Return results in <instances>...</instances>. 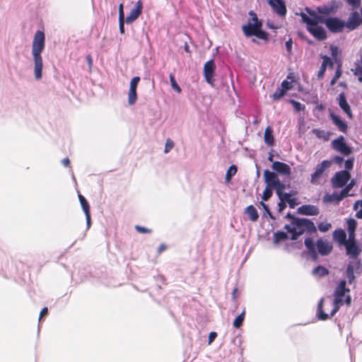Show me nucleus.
<instances>
[{
	"label": "nucleus",
	"mask_w": 362,
	"mask_h": 362,
	"mask_svg": "<svg viewBox=\"0 0 362 362\" xmlns=\"http://www.w3.org/2000/svg\"><path fill=\"white\" fill-rule=\"evenodd\" d=\"M45 47V35L42 30H37L32 42V56L34 62V75L36 80L42 78L43 68L42 52Z\"/></svg>",
	"instance_id": "nucleus-1"
},
{
	"label": "nucleus",
	"mask_w": 362,
	"mask_h": 362,
	"mask_svg": "<svg viewBox=\"0 0 362 362\" xmlns=\"http://www.w3.org/2000/svg\"><path fill=\"white\" fill-rule=\"evenodd\" d=\"M284 228L291 234L290 238L292 240H296L305 232L312 234L317 231L314 223L305 218L295 219L292 225H285Z\"/></svg>",
	"instance_id": "nucleus-2"
},
{
	"label": "nucleus",
	"mask_w": 362,
	"mask_h": 362,
	"mask_svg": "<svg viewBox=\"0 0 362 362\" xmlns=\"http://www.w3.org/2000/svg\"><path fill=\"white\" fill-rule=\"evenodd\" d=\"M308 16L304 13H300L301 23H344L339 18H325L319 15L317 9L313 10L306 7L305 8Z\"/></svg>",
	"instance_id": "nucleus-3"
},
{
	"label": "nucleus",
	"mask_w": 362,
	"mask_h": 362,
	"mask_svg": "<svg viewBox=\"0 0 362 362\" xmlns=\"http://www.w3.org/2000/svg\"><path fill=\"white\" fill-rule=\"evenodd\" d=\"M346 281L341 279L337 286L336 287L334 293L333 309L330 313V315L334 316L339 310V308L344 304L343 297L345 293L350 291L349 288H346Z\"/></svg>",
	"instance_id": "nucleus-4"
},
{
	"label": "nucleus",
	"mask_w": 362,
	"mask_h": 362,
	"mask_svg": "<svg viewBox=\"0 0 362 362\" xmlns=\"http://www.w3.org/2000/svg\"><path fill=\"white\" fill-rule=\"evenodd\" d=\"M262 24H243V31L246 37L255 36L265 42L269 41V34L262 30Z\"/></svg>",
	"instance_id": "nucleus-5"
},
{
	"label": "nucleus",
	"mask_w": 362,
	"mask_h": 362,
	"mask_svg": "<svg viewBox=\"0 0 362 362\" xmlns=\"http://www.w3.org/2000/svg\"><path fill=\"white\" fill-rule=\"evenodd\" d=\"M332 162L329 160H324L317 164L315 171L311 174L310 182L313 185L320 184V180L326 175V170L331 166Z\"/></svg>",
	"instance_id": "nucleus-6"
},
{
	"label": "nucleus",
	"mask_w": 362,
	"mask_h": 362,
	"mask_svg": "<svg viewBox=\"0 0 362 362\" xmlns=\"http://www.w3.org/2000/svg\"><path fill=\"white\" fill-rule=\"evenodd\" d=\"M339 8V3L335 0H332L327 4L317 7L319 15L325 18H332L330 16L334 15Z\"/></svg>",
	"instance_id": "nucleus-7"
},
{
	"label": "nucleus",
	"mask_w": 362,
	"mask_h": 362,
	"mask_svg": "<svg viewBox=\"0 0 362 362\" xmlns=\"http://www.w3.org/2000/svg\"><path fill=\"white\" fill-rule=\"evenodd\" d=\"M351 175L347 170L337 172L331 179V183L334 188H339L345 186L349 180Z\"/></svg>",
	"instance_id": "nucleus-8"
},
{
	"label": "nucleus",
	"mask_w": 362,
	"mask_h": 362,
	"mask_svg": "<svg viewBox=\"0 0 362 362\" xmlns=\"http://www.w3.org/2000/svg\"><path fill=\"white\" fill-rule=\"evenodd\" d=\"M332 146L334 149L340 152L344 156H349L352 152L351 147H349L346 144L344 138L342 136H340L339 138L332 141Z\"/></svg>",
	"instance_id": "nucleus-9"
},
{
	"label": "nucleus",
	"mask_w": 362,
	"mask_h": 362,
	"mask_svg": "<svg viewBox=\"0 0 362 362\" xmlns=\"http://www.w3.org/2000/svg\"><path fill=\"white\" fill-rule=\"evenodd\" d=\"M308 31L318 40H324L327 38L325 30L319 26V24H306Z\"/></svg>",
	"instance_id": "nucleus-10"
},
{
	"label": "nucleus",
	"mask_w": 362,
	"mask_h": 362,
	"mask_svg": "<svg viewBox=\"0 0 362 362\" xmlns=\"http://www.w3.org/2000/svg\"><path fill=\"white\" fill-rule=\"evenodd\" d=\"M215 71V64L213 59L206 62L204 66V75L206 81L211 85L214 83V74Z\"/></svg>",
	"instance_id": "nucleus-11"
},
{
	"label": "nucleus",
	"mask_w": 362,
	"mask_h": 362,
	"mask_svg": "<svg viewBox=\"0 0 362 362\" xmlns=\"http://www.w3.org/2000/svg\"><path fill=\"white\" fill-rule=\"evenodd\" d=\"M316 246L318 252L322 256L328 255L333 249L332 244L328 240H323L322 238L317 240Z\"/></svg>",
	"instance_id": "nucleus-12"
},
{
	"label": "nucleus",
	"mask_w": 362,
	"mask_h": 362,
	"mask_svg": "<svg viewBox=\"0 0 362 362\" xmlns=\"http://www.w3.org/2000/svg\"><path fill=\"white\" fill-rule=\"evenodd\" d=\"M361 264V260L360 259H357L356 262H349L346 269V276L348 279V283L351 284L355 281V275L354 270L359 268Z\"/></svg>",
	"instance_id": "nucleus-13"
},
{
	"label": "nucleus",
	"mask_w": 362,
	"mask_h": 362,
	"mask_svg": "<svg viewBox=\"0 0 362 362\" xmlns=\"http://www.w3.org/2000/svg\"><path fill=\"white\" fill-rule=\"evenodd\" d=\"M143 5L141 1H138L135 6L130 9L129 14L126 17V23H132L141 13Z\"/></svg>",
	"instance_id": "nucleus-14"
},
{
	"label": "nucleus",
	"mask_w": 362,
	"mask_h": 362,
	"mask_svg": "<svg viewBox=\"0 0 362 362\" xmlns=\"http://www.w3.org/2000/svg\"><path fill=\"white\" fill-rule=\"evenodd\" d=\"M297 213L306 216H317L320 213L319 209L311 204H303L298 208Z\"/></svg>",
	"instance_id": "nucleus-15"
},
{
	"label": "nucleus",
	"mask_w": 362,
	"mask_h": 362,
	"mask_svg": "<svg viewBox=\"0 0 362 362\" xmlns=\"http://www.w3.org/2000/svg\"><path fill=\"white\" fill-rule=\"evenodd\" d=\"M269 3L276 13L280 16L286 15V8L284 0H269Z\"/></svg>",
	"instance_id": "nucleus-16"
},
{
	"label": "nucleus",
	"mask_w": 362,
	"mask_h": 362,
	"mask_svg": "<svg viewBox=\"0 0 362 362\" xmlns=\"http://www.w3.org/2000/svg\"><path fill=\"white\" fill-rule=\"evenodd\" d=\"M346 250V254L351 258H357L361 252V248L357 242L346 243L344 245Z\"/></svg>",
	"instance_id": "nucleus-17"
},
{
	"label": "nucleus",
	"mask_w": 362,
	"mask_h": 362,
	"mask_svg": "<svg viewBox=\"0 0 362 362\" xmlns=\"http://www.w3.org/2000/svg\"><path fill=\"white\" fill-rule=\"evenodd\" d=\"M272 167L275 171L281 175L285 176H290L291 175V168L285 163L274 161L273 162Z\"/></svg>",
	"instance_id": "nucleus-18"
},
{
	"label": "nucleus",
	"mask_w": 362,
	"mask_h": 362,
	"mask_svg": "<svg viewBox=\"0 0 362 362\" xmlns=\"http://www.w3.org/2000/svg\"><path fill=\"white\" fill-rule=\"evenodd\" d=\"M78 199L81 203L83 211L86 215L87 228H89L91 223L89 204L86 198L81 194H78Z\"/></svg>",
	"instance_id": "nucleus-19"
},
{
	"label": "nucleus",
	"mask_w": 362,
	"mask_h": 362,
	"mask_svg": "<svg viewBox=\"0 0 362 362\" xmlns=\"http://www.w3.org/2000/svg\"><path fill=\"white\" fill-rule=\"evenodd\" d=\"M304 244L308 249V254L312 259L315 262H317L318 260V255L313 240L311 238H307L305 239Z\"/></svg>",
	"instance_id": "nucleus-20"
},
{
	"label": "nucleus",
	"mask_w": 362,
	"mask_h": 362,
	"mask_svg": "<svg viewBox=\"0 0 362 362\" xmlns=\"http://www.w3.org/2000/svg\"><path fill=\"white\" fill-rule=\"evenodd\" d=\"M328 29L333 33L341 32L344 27L349 30H354L358 27L360 24H325Z\"/></svg>",
	"instance_id": "nucleus-21"
},
{
	"label": "nucleus",
	"mask_w": 362,
	"mask_h": 362,
	"mask_svg": "<svg viewBox=\"0 0 362 362\" xmlns=\"http://www.w3.org/2000/svg\"><path fill=\"white\" fill-rule=\"evenodd\" d=\"M264 178L267 186L271 187L274 186V183L276 182V180H279L277 174L274 172H271L269 170H265L264 171Z\"/></svg>",
	"instance_id": "nucleus-22"
},
{
	"label": "nucleus",
	"mask_w": 362,
	"mask_h": 362,
	"mask_svg": "<svg viewBox=\"0 0 362 362\" xmlns=\"http://www.w3.org/2000/svg\"><path fill=\"white\" fill-rule=\"evenodd\" d=\"M339 105L343 111L350 117H352V113L349 103L346 101L344 93H341L338 97Z\"/></svg>",
	"instance_id": "nucleus-23"
},
{
	"label": "nucleus",
	"mask_w": 362,
	"mask_h": 362,
	"mask_svg": "<svg viewBox=\"0 0 362 362\" xmlns=\"http://www.w3.org/2000/svg\"><path fill=\"white\" fill-rule=\"evenodd\" d=\"M343 199L344 197L341 192H333L332 194L327 193L323 197V202L325 203H334V204L337 205Z\"/></svg>",
	"instance_id": "nucleus-24"
},
{
	"label": "nucleus",
	"mask_w": 362,
	"mask_h": 362,
	"mask_svg": "<svg viewBox=\"0 0 362 362\" xmlns=\"http://www.w3.org/2000/svg\"><path fill=\"white\" fill-rule=\"evenodd\" d=\"M333 239L340 245H345L347 243L346 234L343 229H337L333 232Z\"/></svg>",
	"instance_id": "nucleus-25"
},
{
	"label": "nucleus",
	"mask_w": 362,
	"mask_h": 362,
	"mask_svg": "<svg viewBox=\"0 0 362 362\" xmlns=\"http://www.w3.org/2000/svg\"><path fill=\"white\" fill-rule=\"evenodd\" d=\"M330 116L333 123L338 127L339 131L341 132H346L347 131V124L340 117L334 113H331Z\"/></svg>",
	"instance_id": "nucleus-26"
},
{
	"label": "nucleus",
	"mask_w": 362,
	"mask_h": 362,
	"mask_svg": "<svg viewBox=\"0 0 362 362\" xmlns=\"http://www.w3.org/2000/svg\"><path fill=\"white\" fill-rule=\"evenodd\" d=\"M245 213L249 216L250 220L255 222L259 218V214L253 205H249L245 209Z\"/></svg>",
	"instance_id": "nucleus-27"
},
{
	"label": "nucleus",
	"mask_w": 362,
	"mask_h": 362,
	"mask_svg": "<svg viewBox=\"0 0 362 362\" xmlns=\"http://www.w3.org/2000/svg\"><path fill=\"white\" fill-rule=\"evenodd\" d=\"M329 273V269H327L326 267L322 265H318L315 268H314L312 271V274L313 276L316 277H324L327 275H328Z\"/></svg>",
	"instance_id": "nucleus-28"
},
{
	"label": "nucleus",
	"mask_w": 362,
	"mask_h": 362,
	"mask_svg": "<svg viewBox=\"0 0 362 362\" xmlns=\"http://www.w3.org/2000/svg\"><path fill=\"white\" fill-rule=\"evenodd\" d=\"M311 132L314 134L318 139H323L327 141L329 139L331 133L320 129H313Z\"/></svg>",
	"instance_id": "nucleus-29"
},
{
	"label": "nucleus",
	"mask_w": 362,
	"mask_h": 362,
	"mask_svg": "<svg viewBox=\"0 0 362 362\" xmlns=\"http://www.w3.org/2000/svg\"><path fill=\"white\" fill-rule=\"evenodd\" d=\"M264 142L272 146L274 145V136H273V130L272 127H267L264 132Z\"/></svg>",
	"instance_id": "nucleus-30"
},
{
	"label": "nucleus",
	"mask_w": 362,
	"mask_h": 362,
	"mask_svg": "<svg viewBox=\"0 0 362 362\" xmlns=\"http://www.w3.org/2000/svg\"><path fill=\"white\" fill-rule=\"evenodd\" d=\"M324 299L321 298L317 304V316L320 320H327L329 318V315L325 313L322 310Z\"/></svg>",
	"instance_id": "nucleus-31"
},
{
	"label": "nucleus",
	"mask_w": 362,
	"mask_h": 362,
	"mask_svg": "<svg viewBox=\"0 0 362 362\" xmlns=\"http://www.w3.org/2000/svg\"><path fill=\"white\" fill-rule=\"evenodd\" d=\"M360 11L361 13L353 11L346 23H362V8Z\"/></svg>",
	"instance_id": "nucleus-32"
},
{
	"label": "nucleus",
	"mask_w": 362,
	"mask_h": 362,
	"mask_svg": "<svg viewBox=\"0 0 362 362\" xmlns=\"http://www.w3.org/2000/svg\"><path fill=\"white\" fill-rule=\"evenodd\" d=\"M137 100L136 88H130L128 92V103L130 105H134Z\"/></svg>",
	"instance_id": "nucleus-33"
},
{
	"label": "nucleus",
	"mask_w": 362,
	"mask_h": 362,
	"mask_svg": "<svg viewBox=\"0 0 362 362\" xmlns=\"http://www.w3.org/2000/svg\"><path fill=\"white\" fill-rule=\"evenodd\" d=\"M288 236L287 235V233L284 231H277L274 235V241L275 243H278L279 242L284 241L286 239H288Z\"/></svg>",
	"instance_id": "nucleus-34"
},
{
	"label": "nucleus",
	"mask_w": 362,
	"mask_h": 362,
	"mask_svg": "<svg viewBox=\"0 0 362 362\" xmlns=\"http://www.w3.org/2000/svg\"><path fill=\"white\" fill-rule=\"evenodd\" d=\"M245 310L244 309L243 310V312L240 315H238L234 320L233 323V325L234 327L240 328L242 326L243 322L245 319Z\"/></svg>",
	"instance_id": "nucleus-35"
},
{
	"label": "nucleus",
	"mask_w": 362,
	"mask_h": 362,
	"mask_svg": "<svg viewBox=\"0 0 362 362\" xmlns=\"http://www.w3.org/2000/svg\"><path fill=\"white\" fill-rule=\"evenodd\" d=\"M355 184H356V182L354 180H351V182L348 185H346L344 187V188L340 192L344 198H345L348 196L352 195V194H349V192L352 189V187L355 185Z\"/></svg>",
	"instance_id": "nucleus-36"
},
{
	"label": "nucleus",
	"mask_w": 362,
	"mask_h": 362,
	"mask_svg": "<svg viewBox=\"0 0 362 362\" xmlns=\"http://www.w3.org/2000/svg\"><path fill=\"white\" fill-rule=\"evenodd\" d=\"M274 186L273 188L275 189L277 196H280L281 193L284 192L286 189V185L279 180H276V182L274 183Z\"/></svg>",
	"instance_id": "nucleus-37"
},
{
	"label": "nucleus",
	"mask_w": 362,
	"mask_h": 362,
	"mask_svg": "<svg viewBox=\"0 0 362 362\" xmlns=\"http://www.w3.org/2000/svg\"><path fill=\"white\" fill-rule=\"evenodd\" d=\"M237 173V167L235 165H232L228 169L226 174V181L229 182L231 180V177L235 175Z\"/></svg>",
	"instance_id": "nucleus-38"
},
{
	"label": "nucleus",
	"mask_w": 362,
	"mask_h": 362,
	"mask_svg": "<svg viewBox=\"0 0 362 362\" xmlns=\"http://www.w3.org/2000/svg\"><path fill=\"white\" fill-rule=\"evenodd\" d=\"M272 188L271 187L266 186L262 195V199L263 202L268 201L272 196Z\"/></svg>",
	"instance_id": "nucleus-39"
},
{
	"label": "nucleus",
	"mask_w": 362,
	"mask_h": 362,
	"mask_svg": "<svg viewBox=\"0 0 362 362\" xmlns=\"http://www.w3.org/2000/svg\"><path fill=\"white\" fill-rule=\"evenodd\" d=\"M170 81L172 88L177 93H180L181 92V88L180 86L177 84L175 78L173 74H170Z\"/></svg>",
	"instance_id": "nucleus-40"
},
{
	"label": "nucleus",
	"mask_w": 362,
	"mask_h": 362,
	"mask_svg": "<svg viewBox=\"0 0 362 362\" xmlns=\"http://www.w3.org/2000/svg\"><path fill=\"white\" fill-rule=\"evenodd\" d=\"M259 205L262 206L264 213V216L268 215L269 217L272 220H276V217L272 214V213L270 211V209L267 204H266L263 201H261L259 202Z\"/></svg>",
	"instance_id": "nucleus-41"
},
{
	"label": "nucleus",
	"mask_w": 362,
	"mask_h": 362,
	"mask_svg": "<svg viewBox=\"0 0 362 362\" xmlns=\"http://www.w3.org/2000/svg\"><path fill=\"white\" fill-rule=\"evenodd\" d=\"M285 93L286 92L281 88H277L272 95V98L274 100H279L285 95Z\"/></svg>",
	"instance_id": "nucleus-42"
},
{
	"label": "nucleus",
	"mask_w": 362,
	"mask_h": 362,
	"mask_svg": "<svg viewBox=\"0 0 362 362\" xmlns=\"http://www.w3.org/2000/svg\"><path fill=\"white\" fill-rule=\"evenodd\" d=\"M290 103L292 104L293 109L296 112H300L301 110H304V109H305L304 105L301 104L300 102L296 101L295 100H293V99L290 100Z\"/></svg>",
	"instance_id": "nucleus-43"
},
{
	"label": "nucleus",
	"mask_w": 362,
	"mask_h": 362,
	"mask_svg": "<svg viewBox=\"0 0 362 362\" xmlns=\"http://www.w3.org/2000/svg\"><path fill=\"white\" fill-rule=\"evenodd\" d=\"M356 221L354 218L347 220L348 232H355L356 228Z\"/></svg>",
	"instance_id": "nucleus-44"
},
{
	"label": "nucleus",
	"mask_w": 362,
	"mask_h": 362,
	"mask_svg": "<svg viewBox=\"0 0 362 362\" xmlns=\"http://www.w3.org/2000/svg\"><path fill=\"white\" fill-rule=\"evenodd\" d=\"M331 227V223L327 222H321L317 226L318 230L322 233L328 231Z\"/></svg>",
	"instance_id": "nucleus-45"
},
{
	"label": "nucleus",
	"mask_w": 362,
	"mask_h": 362,
	"mask_svg": "<svg viewBox=\"0 0 362 362\" xmlns=\"http://www.w3.org/2000/svg\"><path fill=\"white\" fill-rule=\"evenodd\" d=\"M333 62H332V60L330 59V58L329 57H327V56H324L323 57V61H322V65H321V68H325V70H326V67L327 66H329L331 68L333 67Z\"/></svg>",
	"instance_id": "nucleus-46"
},
{
	"label": "nucleus",
	"mask_w": 362,
	"mask_h": 362,
	"mask_svg": "<svg viewBox=\"0 0 362 362\" xmlns=\"http://www.w3.org/2000/svg\"><path fill=\"white\" fill-rule=\"evenodd\" d=\"M333 62H332V60L330 59V58L329 57H327V56H324L323 57V61H322V65H321V68H325V70H326V67L327 66H329L331 68L333 67Z\"/></svg>",
	"instance_id": "nucleus-47"
},
{
	"label": "nucleus",
	"mask_w": 362,
	"mask_h": 362,
	"mask_svg": "<svg viewBox=\"0 0 362 362\" xmlns=\"http://www.w3.org/2000/svg\"><path fill=\"white\" fill-rule=\"evenodd\" d=\"M333 62H332V60L330 59V58L329 57H327V56H324L323 57V61H322V65H321V68H325V70H326V67L327 66H329L331 68L333 67Z\"/></svg>",
	"instance_id": "nucleus-48"
},
{
	"label": "nucleus",
	"mask_w": 362,
	"mask_h": 362,
	"mask_svg": "<svg viewBox=\"0 0 362 362\" xmlns=\"http://www.w3.org/2000/svg\"><path fill=\"white\" fill-rule=\"evenodd\" d=\"M119 23H126V18L124 17L123 4H120L119 6Z\"/></svg>",
	"instance_id": "nucleus-49"
},
{
	"label": "nucleus",
	"mask_w": 362,
	"mask_h": 362,
	"mask_svg": "<svg viewBox=\"0 0 362 362\" xmlns=\"http://www.w3.org/2000/svg\"><path fill=\"white\" fill-rule=\"evenodd\" d=\"M278 197L280 201L285 202V203H288L289 199L291 198V194L282 192V193H281L280 196H278Z\"/></svg>",
	"instance_id": "nucleus-50"
},
{
	"label": "nucleus",
	"mask_w": 362,
	"mask_h": 362,
	"mask_svg": "<svg viewBox=\"0 0 362 362\" xmlns=\"http://www.w3.org/2000/svg\"><path fill=\"white\" fill-rule=\"evenodd\" d=\"M173 146H174V142L171 139H168L166 141V143H165L164 153H168L173 148Z\"/></svg>",
	"instance_id": "nucleus-51"
},
{
	"label": "nucleus",
	"mask_w": 362,
	"mask_h": 362,
	"mask_svg": "<svg viewBox=\"0 0 362 362\" xmlns=\"http://www.w3.org/2000/svg\"><path fill=\"white\" fill-rule=\"evenodd\" d=\"M249 15L251 16V18L247 20V23H251V21H252V23H262L261 21H259L257 16L254 11H250Z\"/></svg>",
	"instance_id": "nucleus-52"
},
{
	"label": "nucleus",
	"mask_w": 362,
	"mask_h": 362,
	"mask_svg": "<svg viewBox=\"0 0 362 362\" xmlns=\"http://www.w3.org/2000/svg\"><path fill=\"white\" fill-rule=\"evenodd\" d=\"M341 71L340 69L338 68L335 71L334 76H333V78H332V80L330 81V85H332V86L334 85L337 80L341 76Z\"/></svg>",
	"instance_id": "nucleus-53"
},
{
	"label": "nucleus",
	"mask_w": 362,
	"mask_h": 362,
	"mask_svg": "<svg viewBox=\"0 0 362 362\" xmlns=\"http://www.w3.org/2000/svg\"><path fill=\"white\" fill-rule=\"evenodd\" d=\"M281 88L286 92L287 90L292 88L291 82L284 80L281 83Z\"/></svg>",
	"instance_id": "nucleus-54"
},
{
	"label": "nucleus",
	"mask_w": 362,
	"mask_h": 362,
	"mask_svg": "<svg viewBox=\"0 0 362 362\" xmlns=\"http://www.w3.org/2000/svg\"><path fill=\"white\" fill-rule=\"evenodd\" d=\"M354 159L352 158H349V159H347L346 161H345V170H350L353 168L354 167Z\"/></svg>",
	"instance_id": "nucleus-55"
},
{
	"label": "nucleus",
	"mask_w": 362,
	"mask_h": 362,
	"mask_svg": "<svg viewBox=\"0 0 362 362\" xmlns=\"http://www.w3.org/2000/svg\"><path fill=\"white\" fill-rule=\"evenodd\" d=\"M286 49L288 52V54L292 53V46H293V40L291 38H289L285 43Z\"/></svg>",
	"instance_id": "nucleus-56"
},
{
	"label": "nucleus",
	"mask_w": 362,
	"mask_h": 362,
	"mask_svg": "<svg viewBox=\"0 0 362 362\" xmlns=\"http://www.w3.org/2000/svg\"><path fill=\"white\" fill-rule=\"evenodd\" d=\"M140 81L139 76H134L130 81V88H136L139 82Z\"/></svg>",
	"instance_id": "nucleus-57"
},
{
	"label": "nucleus",
	"mask_w": 362,
	"mask_h": 362,
	"mask_svg": "<svg viewBox=\"0 0 362 362\" xmlns=\"http://www.w3.org/2000/svg\"><path fill=\"white\" fill-rule=\"evenodd\" d=\"M346 2L353 6V8H358L361 5V0H346Z\"/></svg>",
	"instance_id": "nucleus-58"
},
{
	"label": "nucleus",
	"mask_w": 362,
	"mask_h": 362,
	"mask_svg": "<svg viewBox=\"0 0 362 362\" xmlns=\"http://www.w3.org/2000/svg\"><path fill=\"white\" fill-rule=\"evenodd\" d=\"M135 228L138 232L141 233H146L151 232V230H150L147 228L143 227V226H136L135 227Z\"/></svg>",
	"instance_id": "nucleus-59"
},
{
	"label": "nucleus",
	"mask_w": 362,
	"mask_h": 362,
	"mask_svg": "<svg viewBox=\"0 0 362 362\" xmlns=\"http://www.w3.org/2000/svg\"><path fill=\"white\" fill-rule=\"evenodd\" d=\"M299 217L295 216L293 214H292L291 212H288L286 215L285 216V218L291 220V223L289 225H292L293 222L295 221V219H298Z\"/></svg>",
	"instance_id": "nucleus-60"
},
{
	"label": "nucleus",
	"mask_w": 362,
	"mask_h": 362,
	"mask_svg": "<svg viewBox=\"0 0 362 362\" xmlns=\"http://www.w3.org/2000/svg\"><path fill=\"white\" fill-rule=\"evenodd\" d=\"M288 204L289 205V207L291 209H293L296 205H298V202L296 198H291L289 201L288 202Z\"/></svg>",
	"instance_id": "nucleus-61"
},
{
	"label": "nucleus",
	"mask_w": 362,
	"mask_h": 362,
	"mask_svg": "<svg viewBox=\"0 0 362 362\" xmlns=\"http://www.w3.org/2000/svg\"><path fill=\"white\" fill-rule=\"evenodd\" d=\"M286 207V204L285 202H283L281 201H279L278 203V211L279 213L282 212L285 208Z\"/></svg>",
	"instance_id": "nucleus-62"
},
{
	"label": "nucleus",
	"mask_w": 362,
	"mask_h": 362,
	"mask_svg": "<svg viewBox=\"0 0 362 362\" xmlns=\"http://www.w3.org/2000/svg\"><path fill=\"white\" fill-rule=\"evenodd\" d=\"M217 337V334L215 332H211L209 334V344L212 343L216 337Z\"/></svg>",
	"instance_id": "nucleus-63"
},
{
	"label": "nucleus",
	"mask_w": 362,
	"mask_h": 362,
	"mask_svg": "<svg viewBox=\"0 0 362 362\" xmlns=\"http://www.w3.org/2000/svg\"><path fill=\"white\" fill-rule=\"evenodd\" d=\"M333 160L338 165H341L344 161V158L339 156H335L333 158Z\"/></svg>",
	"instance_id": "nucleus-64"
}]
</instances>
